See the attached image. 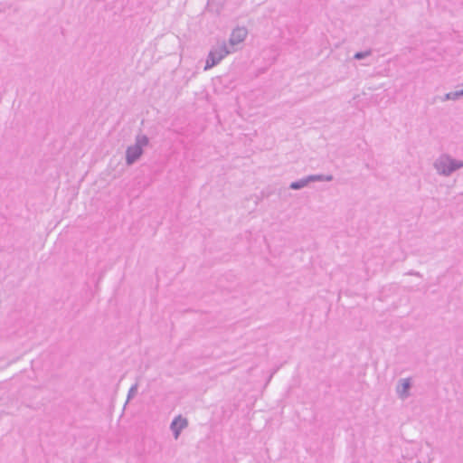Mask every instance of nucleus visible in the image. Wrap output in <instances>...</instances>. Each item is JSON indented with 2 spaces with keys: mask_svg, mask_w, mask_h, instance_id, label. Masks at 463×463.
<instances>
[{
  "mask_svg": "<svg viewBox=\"0 0 463 463\" xmlns=\"http://www.w3.org/2000/svg\"><path fill=\"white\" fill-rule=\"evenodd\" d=\"M433 167L439 175L449 176L463 167V160H457L449 154H442L434 161Z\"/></svg>",
  "mask_w": 463,
  "mask_h": 463,
  "instance_id": "1",
  "label": "nucleus"
},
{
  "mask_svg": "<svg viewBox=\"0 0 463 463\" xmlns=\"http://www.w3.org/2000/svg\"><path fill=\"white\" fill-rule=\"evenodd\" d=\"M149 139L146 135L138 134L136 137L135 144L129 146L126 150V163L133 165L143 154V147L147 146Z\"/></svg>",
  "mask_w": 463,
  "mask_h": 463,
  "instance_id": "2",
  "label": "nucleus"
},
{
  "mask_svg": "<svg viewBox=\"0 0 463 463\" xmlns=\"http://www.w3.org/2000/svg\"><path fill=\"white\" fill-rule=\"evenodd\" d=\"M229 53H231V51L228 49L225 43L220 46L213 48L208 54L204 70L216 66Z\"/></svg>",
  "mask_w": 463,
  "mask_h": 463,
  "instance_id": "3",
  "label": "nucleus"
},
{
  "mask_svg": "<svg viewBox=\"0 0 463 463\" xmlns=\"http://www.w3.org/2000/svg\"><path fill=\"white\" fill-rule=\"evenodd\" d=\"M188 426V420L186 418H183L181 415L175 417L170 425V429L173 432L175 439H178L181 431Z\"/></svg>",
  "mask_w": 463,
  "mask_h": 463,
  "instance_id": "4",
  "label": "nucleus"
},
{
  "mask_svg": "<svg viewBox=\"0 0 463 463\" xmlns=\"http://www.w3.org/2000/svg\"><path fill=\"white\" fill-rule=\"evenodd\" d=\"M248 34V31L245 27H236L232 30L229 43L232 46H234L238 43L243 42Z\"/></svg>",
  "mask_w": 463,
  "mask_h": 463,
  "instance_id": "5",
  "label": "nucleus"
},
{
  "mask_svg": "<svg viewBox=\"0 0 463 463\" xmlns=\"http://www.w3.org/2000/svg\"><path fill=\"white\" fill-rule=\"evenodd\" d=\"M400 384L397 386V393L400 398L406 399L409 397V390L411 387V383L410 378L401 379Z\"/></svg>",
  "mask_w": 463,
  "mask_h": 463,
  "instance_id": "6",
  "label": "nucleus"
},
{
  "mask_svg": "<svg viewBox=\"0 0 463 463\" xmlns=\"http://www.w3.org/2000/svg\"><path fill=\"white\" fill-rule=\"evenodd\" d=\"M334 179L333 175H307V180L309 181V183L311 182H316V181H318V182H324V181H326V182H330Z\"/></svg>",
  "mask_w": 463,
  "mask_h": 463,
  "instance_id": "7",
  "label": "nucleus"
},
{
  "mask_svg": "<svg viewBox=\"0 0 463 463\" xmlns=\"http://www.w3.org/2000/svg\"><path fill=\"white\" fill-rule=\"evenodd\" d=\"M308 184L309 181L307 180V176H306L304 178L292 182L289 184V188L292 190H299L307 186Z\"/></svg>",
  "mask_w": 463,
  "mask_h": 463,
  "instance_id": "8",
  "label": "nucleus"
},
{
  "mask_svg": "<svg viewBox=\"0 0 463 463\" xmlns=\"http://www.w3.org/2000/svg\"><path fill=\"white\" fill-rule=\"evenodd\" d=\"M461 97H463V89L450 91V92L445 94L444 97L441 98V100H449V99L456 100Z\"/></svg>",
  "mask_w": 463,
  "mask_h": 463,
  "instance_id": "9",
  "label": "nucleus"
},
{
  "mask_svg": "<svg viewBox=\"0 0 463 463\" xmlns=\"http://www.w3.org/2000/svg\"><path fill=\"white\" fill-rule=\"evenodd\" d=\"M372 54V51L371 50H367V51H364V52H357L354 53V59L355 60H362V59H364L365 57H368Z\"/></svg>",
  "mask_w": 463,
  "mask_h": 463,
  "instance_id": "10",
  "label": "nucleus"
},
{
  "mask_svg": "<svg viewBox=\"0 0 463 463\" xmlns=\"http://www.w3.org/2000/svg\"><path fill=\"white\" fill-rule=\"evenodd\" d=\"M137 387H138L137 383H136L135 384H133L130 387V389L128 390V402L137 394Z\"/></svg>",
  "mask_w": 463,
  "mask_h": 463,
  "instance_id": "11",
  "label": "nucleus"
},
{
  "mask_svg": "<svg viewBox=\"0 0 463 463\" xmlns=\"http://www.w3.org/2000/svg\"><path fill=\"white\" fill-rule=\"evenodd\" d=\"M406 275H410V276H417V277H421L420 273L418 272V271H414V270H410L406 273Z\"/></svg>",
  "mask_w": 463,
  "mask_h": 463,
  "instance_id": "12",
  "label": "nucleus"
}]
</instances>
